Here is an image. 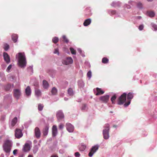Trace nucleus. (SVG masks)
Instances as JSON below:
<instances>
[{"label": "nucleus", "instance_id": "obj_1", "mask_svg": "<svg viewBox=\"0 0 157 157\" xmlns=\"http://www.w3.org/2000/svg\"><path fill=\"white\" fill-rule=\"evenodd\" d=\"M16 59L18 67L21 68H24L27 65V60L24 52H19L16 55Z\"/></svg>", "mask_w": 157, "mask_h": 157}, {"label": "nucleus", "instance_id": "obj_2", "mask_svg": "<svg viewBox=\"0 0 157 157\" xmlns=\"http://www.w3.org/2000/svg\"><path fill=\"white\" fill-rule=\"evenodd\" d=\"M13 142L11 140L6 139L5 140L2 146L3 151L5 153L11 151L13 146Z\"/></svg>", "mask_w": 157, "mask_h": 157}, {"label": "nucleus", "instance_id": "obj_3", "mask_svg": "<svg viewBox=\"0 0 157 157\" xmlns=\"http://www.w3.org/2000/svg\"><path fill=\"white\" fill-rule=\"evenodd\" d=\"M134 94L132 92H124L119 96V98L120 99L122 98H124V101H126L127 98L131 101L133 98Z\"/></svg>", "mask_w": 157, "mask_h": 157}, {"label": "nucleus", "instance_id": "obj_4", "mask_svg": "<svg viewBox=\"0 0 157 157\" xmlns=\"http://www.w3.org/2000/svg\"><path fill=\"white\" fill-rule=\"evenodd\" d=\"M104 129L102 130V134L105 140H108L109 137V132L110 130V126L108 123H107L104 126Z\"/></svg>", "mask_w": 157, "mask_h": 157}, {"label": "nucleus", "instance_id": "obj_5", "mask_svg": "<svg viewBox=\"0 0 157 157\" xmlns=\"http://www.w3.org/2000/svg\"><path fill=\"white\" fill-rule=\"evenodd\" d=\"M157 111L155 110L152 113L150 114L149 113L148 117V121H146L145 124L147 125L155 121L157 118Z\"/></svg>", "mask_w": 157, "mask_h": 157}, {"label": "nucleus", "instance_id": "obj_6", "mask_svg": "<svg viewBox=\"0 0 157 157\" xmlns=\"http://www.w3.org/2000/svg\"><path fill=\"white\" fill-rule=\"evenodd\" d=\"M109 93L104 95H103L101 96L99 98V100L101 101L102 103L107 104L108 105L109 107H112V106L110 103H108L109 101Z\"/></svg>", "mask_w": 157, "mask_h": 157}, {"label": "nucleus", "instance_id": "obj_7", "mask_svg": "<svg viewBox=\"0 0 157 157\" xmlns=\"http://www.w3.org/2000/svg\"><path fill=\"white\" fill-rule=\"evenodd\" d=\"M32 145V142L30 140L26 141L23 145L22 151L24 153H28L31 150Z\"/></svg>", "mask_w": 157, "mask_h": 157}, {"label": "nucleus", "instance_id": "obj_8", "mask_svg": "<svg viewBox=\"0 0 157 157\" xmlns=\"http://www.w3.org/2000/svg\"><path fill=\"white\" fill-rule=\"evenodd\" d=\"M14 87L13 83H8L2 86V89L6 92H10L12 91L13 88Z\"/></svg>", "mask_w": 157, "mask_h": 157}, {"label": "nucleus", "instance_id": "obj_9", "mask_svg": "<svg viewBox=\"0 0 157 157\" xmlns=\"http://www.w3.org/2000/svg\"><path fill=\"white\" fill-rule=\"evenodd\" d=\"M99 145L97 144L93 146L90 149V151L88 153L89 157H92L94 153L98 150L99 147Z\"/></svg>", "mask_w": 157, "mask_h": 157}, {"label": "nucleus", "instance_id": "obj_10", "mask_svg": "<svg viewBox=\"0 0 157 157\" xmlns=\"http://www.w3.org/2000/svg\"><path fill=\"white\" fill-rule=\"evenodd\" d=\"M62 63L63 65H68L73 63V60L71 56L66 57L62 60Z\"/></svg>", "mask_w": 157, "mask_h": 157}, {"label": "nucleus", "instance_id": "obj_11", "mask_svg": "<svg viewBox=\"0 0 157 157\" xmlns=\"http://www.w3.org/2000/svg\"><path fill=\"white\" fill-rule=\"evenodd\" d=\"M119 94V93H115L113 92L109 93V97L111 96L110 100L112 104L115 105L116 104V100L118 97V94Z\"/></svg>", "mask_w": 157, "mask_h": 157}, {"label": "nucleus", "instance_id": "obj_12", "mask_svg": "<svg viewBox=\"0 0 157 157\" xmlns=\"http://www.w3.org/2000/svg\"><path fill=\"white\" fill-rule=\"evenodd\" d=\"M56 117L58 122L64 119V115L62 110L58 111L56 113Z\"/></svg>", "mask_w": 157, "mask_h": 157}, {"label": "nucleus", "instance_id": "obj_13", "mask_svg": "<svg viewBox=\"0 0 157 157\" xmlns=\"http://www.w3.org/2000/svg\"><path fill=\"white\" fill-rule=\"evenodd\" d=\"M13 96L17 100H18L20 98L22 94L21 90L19 89H14L13 91Z\"/></svg>", "mask_w": 157, "mask_h": 157}, {"label": "nucleus", "instance_id": "obj_14", "mask_svg": "<svg viewBox=\"0 0 157 157\" xmlns=\"http://www.w3.org/2000/svg\"><path fill=\"white\" fill-rule=\"evenodd\" d=\"M41 133L39 127H36L34 129V137L39 139L41 137Z\"/></svg>", "mask_w": 157, "mask_h": 157}, {"label": "nucleus", "instance_id": "obj_15", "mask_svg": "<svg viewBox=\"0 0 157 157\" xmlns=\"http://www.w3.org/2000/svg\"><path fill=\"white\" fill-rule=\"evenodd\" d=\"M93 13L90 7H88L86 8L84 10V14L85 17H90L92 15Z\"/></svg>", "mask_w": 157, "mask_h": 157}, {"label": "nucleus", "instance_id": "obj_16", "mask_svg": "<svg viewBox=\"0 0 157 157\" xmlns=\"http://www.w3.org/2000/svg\"><path fill=\"white\" fill-rule=\"evenodd\" d=\"M22 130H20V129L16 128L14 131V136L15 139H19L23 136V134L22 133Z\"/></svg>", "mask_w": 157, "mask_h": 157}, {"label": "nucleus", "instance_id": "obj_17", "mask_svg": "<svg viewBox=\"0 0 157 157\" xmlns=\"http://www.w3.org/2000/svg\"><path fill=\"white\" fill-rule=\"evenodd\" d=\"M32 94V90L30 86H28L25 88L24 92V96L29 98L30 97Z\"/></svg>", "mask_w": 157, "mask_h": 157}, {"label": "nucleus", "instance_id": "obj_18", "mask_svg": "<svg viewBox=\"0 0 157 157\" xmlns=\"http://www.w3.org/2000/svg\"><path fill=\"white\" fill-rule=\"evenodd\" d=\"M3 56L4 61L7 64H8L10 63L11 58L8 53L6 52H3Z\"/></svg>", "mask_w": 157, "mask_h": 157}, {"label": "nucleus", "instance_id": "obj_19", "mask_svg": "<svg viewBox=\"0 0 157 157\" xmlns=\"http://www.w3.org/2000/svg\"><path fill=\"white\" fill-rule=\"evenodd\" d=\"M19 121V118L17 115L12 119L10 122H9L10 127H13L17 124V122Z\"/></svg>", "mask_w": 157, "mask_h": 157}, {"label": "nucleus", "instance_id": "obj_20", "mask_svg": "<svg viewBox=\"0 0 157 157\" xmlns=\"http://www.w3.org/2000/svg\"><path fill=\"white\" fill-rule=\"evenodd\" d=\"M66 130L69 133L73 132L75 127L74 126L71 124L69 123H67L66 124Z\"/></svg>", "mask_w": 157, "mask_h": 157}, {"label": "nucleus", "instance_id": "obj_21", "mask_svg": "<svg viewBox=\"0 0 157 157\" xmlns=\"http://www.w3.org/2000/svg\"><path fill=\"white\" fill-rule=\"evenodd\" d=\"M57 71L52 68H49L47 70V72L49 75L52 78H54L55 77Z\"/></svg>", "mask_w": 157, "mask_h": 157}, {"label": "nucleus", "instance_id": "obj_22", "mask_svg": "<svg viewBox=\"0 0 157 157\" xmlns=\"http://www.w3.org/2000/svg\"><path fill=\"white\" fill-rule=\"evenodd\" d=\"M58 133V130L56 125H53L52 128V137L55 138L57 135Z\"/></svg>", "mask_w": 157, "mask_h": 157}, {"label": "nucleus", "instance_id": "obj_23", "mask_svg": "<svg viewBox=\"0 0 157 157\" xmlns=\"http://www.w3.org/2000/svg\"><path fill=\"white\" fill-rule=\"evenodd\" d=\"M30 83H32L34 86V88H39V83L38 80L36 78L32 79L30 81Z\"/></svg>", "mask_w": 157, "mask_h": 157}, {"label": "nucleus", "instance_id": "obj_24", "mask_svg": "<svg viewBox=\"0 0 157 157\" xmlns=\"http://www.w3.org/2000/svg\"><path fill=\"white\" fill-rule=\"evenodd\" d=\"M49 128V124L47 123L46 125H44V127L43 129L42 133L45 136L48 135Z\"/></svg>", "mask_w": 157, "mask_h": 157}, {"label": "nucleus", "instance_id": "obj_25", "mask_svg": "<svg viewBox=\"0 0 157 157\" xmlns=\"http://www.w3.org/2000/svg\"><path fill=\"white\" fill-rule=\"evenodd\" d=\"M57 145L58 140H56L53 142L52 145L49 147V149L51 150L52 152L54 151L55 149L57 147Z\"/></svg>", "mask_w": 157, "mask_h": 157}, {"label": "nucleus", "instance_id": "obj_26", "mask_svg": "<svg viewBox=\"0 0 157 157\" xmlns=\"http://www.w3.org/2000/svg\"><path fill=\"white\" fill-rule=\"evenodd\" d=\"M7 77L10 81H14V82H16L17 77L16 75H12L11 73L7 75Z\"/></svg>", "mask_w": 157, "mask_h": 157}, {"label": "nucleus", "instance_id": "obj_27", "mask_svg": "<svg viewBox=\"0 0 157 157\" xmlns=\"http://www.w3.org/2000/svg\"><path fill=\"white\" fill-rule=\"evenodd\" d=\"M92 22V19L90 18H88L85 19L83 23V25L85 27H87L90 25Z\"/></svg>", "mask_w": 157, "mask_h": 157}, {"label": "nucleus", "instance_id": "obj_28", "mask_svg": "<svg viewBox=\"0 0 157 157\" xmlns=\"http://www.w3.org/2000/svg\"><path fill=\"white\" fill-rule=\"evenodd\" d=\"M42 86L44 89L47 90L50 86V85L46 80L44 79L42 81Z\"/></svg>", "mask_w": 157, "mask_h": 157}, {"label": "nucleus", "instance_id": "obj_29", "mask_svg": "<svg viewBox=\"0 0 157 157\" xmlns=\"http://www.w3.org/2000/svg\"><path fill=\"white\" fill-rule=\"evenodd\" d=\"M12 94H8L5 95L3 97V100H8L10 103L12 102Z\"/></svg>", "mask_w": 157, "mask_h": 157}, {"label": "nucleus", "instance_id": "obj_30", "mask_svg": "<svg viewBox=\"0 0 157 157\" xmlns=\"http://www.w3.org/2000/svg\"><path fill=\"white\" fill-rule=\"evenodd\" d=\"M35 95L37 97L39 98L41 96L42 92L41 90L38 89V88L34 89Z\"/></svg>", "mask_w": 157, "mask_h": 157}, {"label": "nucleus", "instance_id": "obj_31", "mask_svg": "<svg viewBox=\"0 0 157 157\" xmlns=\"http://www.w3.org/2000/svg\"><path fill=\"white\" fill-rule=\"evenodd\" d=\"M18 36L17 34H13L11 35V40L14 43L18 42Z\"/></svg>", "mask_w": 157, "mask_h": 157}, {"label": "nucleus", "instance_id": "obj_32", "mask_svg": "<svg viewBox=\"0 0 157 157\" xmlns=\"http://www.w3.org/2000/svg\"><path fill=\"white\" fill-rule=\"evenodd\" d=\"M77 84L79 88H83L85 86V83L82 79L78 80Z\"/></svg>", "mask_w": 157, "mask_h": 157}, {"label": "nucleus", "instance_id": "obj_33", "mask_svg": "<svg viewBox=\"0 0 157 157\" xmlns=\"http://www.w3.org/2000/svg\"><path fill=\"white\" fill-rule=\"evenodd\" d=\"M51 95H56L58 94V89L56 87H53L51 90Z\"/></svg>", "mask_w": 157, "mask_h": 157}, {"label": "nucleus", "instance_id": "obj_34", "mask_svg": "<svg viewBox=\"0 0 157 157\" xmlns=\"http://www.w3.org/2000/svg\"><path fill=\"white\" fill-rule=\"evenodd\" d=\"M121 3L120 1L113 2L111 4V6H112L115 7L116 6L118 7H120Z\"/></svg>", "mask_w": 157, "mask_h": 157}, {"label": "nucleus", "instance_id": "obj_35", "mask_svg": "<svg viewBox=\"0 0 157 157\" xmlns=\"http://www.w3.org/2000/svg\"><path fill=\"white\" fill-rule=\"evenodd\" d=\"M3 48L4 51H7L10 49V46L8 43H4L3 44Z\"/></svg>", "mask_w": 157, "mask_h": 157}, {"label": "nucleus", "instance_id": "obj_36", "mask_svg": "<svg viewBox=\"0 0 157 157\" xmlns=\"http://www.w3.org/2000/svg\"><path fill=\"white\" fill-rule=\"evenodd\" d=\"M21 109V107H20L18 109H17L16 110L14 111L13 112V114L14 115H17L18 117V118H19V117L20 115V112Z\"/></svg>", "mask_w": 157, "mask_h": 157}, {"label": "nucleus", "instance_id": "obj_37", "mask_svg": "<svg viewBox=\"0 0 157 157\" xmlns=\"http://www.w3.org/2000/svg\"><path fill=\"white\" fill-rule=\"evenodd\" d=\"M86 147V145L82 143L81 144V147L79 148V150L80 151H85Z\"/></svg>", "mask_w": 157, "mask_h": 157}, {"label": "nucleus", "instance_id": "obj_38", "mask_svg": "<svg viewBox=\"0 0 157 157\" xmlns=\"http://www.w3.org/2000/svg\"><path fill=\"white\" fill-rule=\"evenodd\" d=\"M92 74L91 71L90 70H88L86 73V77L88 80H90L91 79L92 77Z\"/></svg>", "mask_w": 157, "mask_h": 157}, {"label": "nucleus", "instance_id": "obj_39", "mask_svg": "<svg viewBox=\"0 0 157 157\" xmlns=\"http://www.w3.org/2000/svg\"><path fill=\"white\" fill-rule=\"evenodd\" d=\"M146 15L151 17H153L155 16V13L154 11H148L146 13Z\"/></svg>", "mask_w": 157, "mask_h": 157}, {"label": "nucleus", "instance_id": "obj_40", "mask_svg": "<svg viewBox=\"0 0 157 157\" xmlns=\"http://www.w3.org/2000/svg\"><path fill=\"white\" fill-rule=\"evenodd\" d=\"M136 7L140 10H142L144 9V5L140 1L139 2L136 4Z\"/></svg>", "mask_w": 157, "mask_h": 157}, {"label": "nucleus", "instance_id": "obj_41", "mask_svg": "<svg viewBox=\"0 0 157 157\" xmlns=\"http://www.w3.org/2000/svg\"><path fill=\"white\" fill-rule=\"evenodd\" d=\"M77 50L78 52H79V54L82 57H85V52L84 51L82 50V49L80 48H78Z\"/></svg>", "mask_w": 157, "mask_h": 157}, {"label": "nucleus", "instance_id": "obj_42", "mask_svg": "<svg viewBox=\"0 0 157 157\" xmlns=\"http://www.w3.org/2000/svg\"><path fill=\"white\" fill-rule=\"evenodd\" d=\"M32 120L30 119L29 121L25 122L24 124V126H25V128H28L29 126L31 123H32Z\"/></svg>", "mask_w": 157, "mask_h": 157}, {"label": "nucleus", "instance_id": "obj_43", "mask_svg": "<svg viewBox=\"0 0 157 157\" xmlns=\"http://www.w3.org/2000/svg\"><path fill=\"white\" fill-rule=\"evenodd\" d=\"M101 62L103 64H107L109 63V59L106 57L102 58Z\"/></svg>", "mask_w": 157, "mask_h": 157}, {"label": "nucleus", "instance_id": "obj_44", "mask_svg": "<svg viewBox=\"0 0 157 157\" xmlns=\"http://www.w3.org/2000/svg\"><path fill=\"white\" fill-rule=\"evenodd\" d=\"M33 65H31L29 66V67H28L27 68L28 72H30V71H31V72L30 73V75H32L33 73Z\"/></svg>", "mask_w": 157, "mask_h": 157}, {"label": "nucleus", "instance_id": "obj_45", "mask_svg": "<svg viewBox=\"0 0 157 157\" xmlns=\"http://www.w3.org/2000/svg\"><path fill=\"white\" fill-rule=\"evenodd\" d=\"M108 13L110 15L113 16L116 14L117 12L115 10H108Z\"/></svg>", "mask_w": 157, "mask_h": 157}, {"label": "nucleus", "instance_id": "obj_46", "mask_svg": "<svg viewBox=\"0 0 157 157\" xmlns=\"http://www.w3.org/2000/svg\"><path fill=\"white\" fill-rule=\"evenodd\" d=\"M14 66V64L13 63H11L7 67L6 69V71L8 72H10L11 71V69L13 66Z\"/></svg>", "mask_w": 157, "mask_h": 157}, {"label": "nucleus", "instance_id": "obj_47", "mask_svg": "<svg viewBox=\"0 0 157 157\" xmlns=\"http://www.w3.org/2000/svg\"><path fill=\"white\" fill-rule=\"evenodd\" d=\"M152 28L151 29L154 31H157V25L153 23H151V24Z\"/></svg>", "mask_w": 157, "mask_h": 157}, {"label": "nucleus", "instance_id": "obj_48", "mask_svg": "<svg viewBox=\"0 0 157 157\" xmlns=\"http://www.w3.org/2000/svg\"><path fill=\"white\" fill-rule=\"evenodd\" d=\"M67 94L70 96H73L75 93L73 90L70 88L67 90Z\"/></svg>", "mask_w": 157, "mask_h": 157}, {"label": "nucleus", "instance_id": "obj_49", "mask_svg": "<svg viewBox=\"0 0 157 157\" xmlns=\"http://www.w3.org/2000/svg\"><path fill=\"white\" fill-rule=\"evenodd\" d=\"M62 38L64 40V42L66 44H67L69 43L71 44V42H70L69 40L67 38L65 35H63L62 37Z\"/></svg>", "mask_w": 157, "mask_h": 157}, {"label": "nucleus", "instance_id": "obj_50", "mask_svg": "<svg viewBox=\"0 0 157 157\" xmlns=\"http://www.w3.org/2000/svg\"><path fill=\"white\" fill-rule=\"evenodd\" d=\"M39 149V147L37 145H35L33 147V152L34 154H36Z\"/></svg>", "mask_w": 157, "mask_h": 157}, {"label": "nucleus", "instance_id": "obj_51", "mask_svg": "<svg viewBox=\"0 0 157 157\" xmlns=\"http://www.w3.org/2000/svg\"><path fill=\"white\" fill-rule=\"evenodd\" d=\"M44 106L43 104L39 103L38 105V109L39 111H42L44 108Z\"/></svg>", "mask_w": 157, "mask_h": 157}, {"label": "nucleus", "instance_id": "obj_52", "mask_svg": "<svg viewBox=\"0 0 157 157\" xmlns=\"http://www.w3.org/2000/svg\"><path fill=\"white\" fill-rule=\"evenodd\" d=\"M124 101H122V98L121 99H119V101H117L116 104L118 105H124V103L126 101H124Z\"/></svg>", "mask_w": 157, "mask_h": 157}, {"label": "nucleus", "instance_id": "obj_53", "mask_svg": "<svg viewBox=\"0 0 157 157\" xmlns=\"http://www.w3.org/2000/svg\"><path fill=\"white\" fill-rule=\"evenodd\" d=\"M59 40V38L57 36H55L53 37L52 40V42L53 43H56Z\"/></svg>", "mask_w": 157, "mask_h": 157}, {"label": "nucleus", "instance_id": "obj_54", "mask_svg": "<svg viewBox=\"0 0 157 157\" xmlns=\"http://www.w3.org/2000/svg\"><path fill=\"white\" fill-rule=\"evenodd\" d=\"M87 108V105L86 104H83L81 108V110L82 111H84Z\"/></svg>", "mask_w": 157, "mask_h": 157}, {"label": "nucleus", "instance_id": "obj_55", "mask_svg": "<svg viewBox=\"0 0 157 157\" xmlns=\"http://www.w3.org/2000/svg\"><path fill=\"white\" fill-rule=\"evenodd\" d=\"M53 53L54 54H57V55L59 56L60 55V53L59 52V48H56L53 52Z\"/></svg>", "mask_w": 157, "mask_h": 157}, {"label": "nucleus", "instance_id": "obj_56", "mask_svg": "<svg viewBox=\"0 0 157 157\" xmlns=\"http://www.w3.org/2000/svg\"><path fill=\"white\" fill-rule=\"evenodd\" d=\"M93 92H94V94L96 95H100V94L99 92V90L98 89H93Z\"/></svg>", "mask_w": 157, "mask_h": 157}, {"label": "nucleus", "instance_id": "obj_57", "mask_svg": "<svg viewBox=\"0 0 157 157\" xmlns=\"http://www.w3.org/2000/svg\"><path fill=\"white\" fill-rule=\"evenodd\" d=\"M144 28V25L142 23L140 25L138 26V29L140 31L142 30Z\"/></svg>", "mask_w": 157, "mask_h": 157}, {"label": "nucleus", "instance_id": "obj_58", "mask_svg": "<svg viewBox=\"0 0 157 157\" xmlns=\"http://www.w3.org/2000/svg\"><path fill=\"white\" fill-rule=\"evenodd\" d=\"M64 125L62 123H60L58 126L59 129L61 130H63L64 128Z\"/></svg>", "mask_w": 157, "mask_h": 157}, {"label": "nucleus", "instance_id": "obj_59", "mask_svg": "<svg viewBox=\"0 0 157 157\" xmlns=\"http://www.w3.org/2000/svg\"><path fill=\"white\" fill-rule=\"evenodd\" d=\"M18 151L19 150L18 149H14L13 152V155L15 156H17Z\"/></svg>", "mask_w": 157, "mask_h": 157}, {"label": "nucleus", "instance_id": "obj_60", "mask_svg": "<svg viewBox=\"0 0 157 157\" xmlns=\"http://www.w3.org/2000/svg\"><path fill=\"white\" fill-rule=\"evenodd\" d=\"M131 103V101H129L126 103H124V105H123L124 106L125 108L127 107L130 105Z\"/></svg>", "mask_w": 157, "mask_h": 157}, {"label": "nucleus", "instance_id": "obj_61", "mask_svg": "<svg viewBox=\"0 0 157 157\" xmlns=\"http://www.w3.org/2000/svg\"><path fill=\"white\" fill-rule=\"evenodd\" d=\"M96 89L99 90V93L100 94V95L104 93L105 91L102 90L101 88L97 87Z\"/></svg>", "mask_w": 157, "mask_h": 157}, {"label": "nucleus", "instance_id": "obj_62", "mask_svg": "<svg viewBox=\"0 0 157 157\" xmlns=\"http://www.w3.org/2000/svg\"><path fill=\"white\" fill-rule=\"evenodd\" d=\"M84 63L86 66H87L89 68H90L91 65L89 61H85Z\"/></svg>", "mask_w": 157, "mask_h": 157}, {"label": "nucleus", "instance_id": "obj_63", "mask_svg": "<svg viewBox=\"0 0 157 157\" xmlns=\"http://www.w3.org/2000/svg\"><path fill=\"white\" fill-rule=\"evenodd\" d=\"M65 152V150L64 149H60L59 151V152L61 154H63Z\"/></svg>", "mask_w": 157, "mask_h": 157}, {"label": "nucleus", "instance_id": "obj_64", "mask_svg": "<svg viewBox=\"0 0 157 157\" xmlns=\"http://www.w3.org/2000/svg\"><path fill=\"white\" fill-rule=\"evenodd\" d=\"M74 155L75 157H80L81 155L78 152H76L74 153Z\"/></svg>", "mask_w": 157, "mask_h": 157}]
</instances>
